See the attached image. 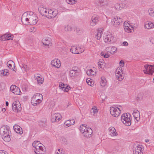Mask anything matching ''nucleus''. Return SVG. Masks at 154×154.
Returning <instances> with one entry per match:
<instances>
[{
  "instance_id": "obj_19",
  "label": "nucleus",
  "mask_w": 154,
  "mask_h": 154,
  "mask_svg": "<svg viewBox=\"0 0 154 154\" xmlns=\"http://www.w3.org/2000/svg\"><path fill=\"white\" fill-rule=\"evenodd\" d=\"M51 39L48 37L44 38L42 39V42L45 45H48L51 42Z\"/></svg>"
},
{
  "instance_id": "obj_22",
  "label": "nucleus",
  "mask_w": 154,
  "mask_h": 154,
  "mask_svg": "<svg viewBox=\"0 0 154 154\" xmlns=\"http://www.w3.org/2000/svg\"><path fill=\"white\" fill-rule=\"evenodd\" d=\"M7 65L11 69H13V68L15 66V63L12 60H9L7 63Z\"/></svg>"
},
{
  "instance_id": "obj_55",
  "label": "nucleus",
  "mask_w": 154,
  "mask_h": 154,
  "mask_svg": "<svg viewBox=\"0 0 154 154\" xmlns=\"http://www.w3.org/2000/svg\"><path fill=\"white\" fill-rule=\"evenodd\" d=\"M68 2H67L69 4H75L77 2V1H75V0H68Z\"/></svg>"
},
{
  "instance_id": "obj_41",
  "label": "nucleus",
  "mask_w": 154,
  "mask_h": 154,
  "mask_svg": "<svg viewBox=\"0 0 154 154\" xmlns=\"http://www.w3.org/2000/svg\"><path fill=\"white\" fill-rule=\"evenodd\" d=\"M86 82L88 84L91 86L93 84L92 81V79H90V78H87L86 80Z\"/></svg>"
},
{
  "instance_id": "obj_45",
  "label": "nucleus",
  "mask_w": 154,
  "mask_h": 154,
  "mask_svg": "<svg viewBox=\"0 0 154 154\" xmlns=\"http://www.w3.org/2000/svg\"><path fill=\"white\" fill-rule=\"evenodd\" d=\"M150 65H145L144 67L145 69V70H144L143 71L144 73L147 74L148 73V71L149 68V66Z\"/></svg>"
},
{
  "instance_id": "obj_21",
  "label": "nucleus",
  "mask_w": 154,
  "mask_h": 154,
  "mask_svg": "<svg viewBox=\"0 0 154 154\" xmlns=\"http://www.w3.org/2000/svg\"><path fill=\"white\" fill-rule=\"evenodd\" d=\"M125 5L124 4L117 3L115 5V7L116 10H122L123 8H124Z\"/></svg>"
},
{
  "instance_id": "obj_49",
  "label": "nucleus",
  "mask_w": 154,
  "mask_h": 154,
  "mask_svg": "<svg viewBox=\"0 0 154 154\" xmlns=\"http://www.w3.org/2000/svg\"><path fill=\"white\" fill-rule=\"evenodd\" d=\"M70 122V120L66 121L64 123V125L66 127H68L69 126L71 125Z\"/></svg>"
},
{
  "instance_id": "obj_47",
  "label": "nucleus",
  "mask_w": 154,
  "mask_h": 154,
  "mask_svg": "<svg viewBox=\"0 0 154 154\" xmlns=\"http://www.w3.org/2000/svg\"><path fill=\"white\" fill-rule=\"evenodd\" d=\"M71 70L73 71V72H75L77 73L79 72V68L77 66H74L72 67Z\"/></svg>"
},
{
  "instance_id": "obj_42",
  "label": "nucleus",
  "mask_w": 154,
  "mask_h": 154,
  "mask_svg": "<svg viewBox=\"0 0 154 154\" xmlns=\"http://www.w3.org/2000/svg\"><path fill=\"white\" fill-rule=\"evenodd\" d=\"M78 73L75 72H73V71L70 70L69 71L70 75L71 77H73L77 75Z\"/></svg>"
},
{
  "instance_id": "obj_3",
  "label": "nucleus",
  "mask_w": 154,
  "mask_h": 154,
  "mask_svg": "<svg viewBox=\"0 0 154 154\" xmlns=\"http://www.w3.org/2000/svg\"><path fill=\"white\" fill-rule=\"evenodd\" d=\"M30 14H33V13L32 12L27 11V17H29V22L25 23V25H28L29 24H35L38 21L37 20L38 18L37 17H35L34 15H31Z\"/></svg>"
},
{
  "instance_id": "obj_50",
  "label": "nucleus",
  "mask_w": 154,
  "mask_h": 154,
  "mask_svg": "<svg viewBox=\"0 0 154 154\" xmlns=\"http://www.w3.org/2000/svg\"><path fill=\"white\" fill-rule=\"evenodd\" d=\"M120 72H122V68L121 67H118L116 71V74H119Z\"/></svg>"
},
{
  "instance_id": "obj_43",
  "label": "nucleus",
  "mask_w": 154,
  "mask_h": 154,
  "mask_svg": "<svg viewBox=\"0 0 154 154\" xmlns=\"http://www.w3.org/2000/svg\"><path fill=\"white\" fill-rule=\"evenodd\" d=\"M84 51V50L83 49H81L79 47H76V54H80L82 53Z\"/></svg>"
},
{
  "instance_id": "obj_23",
  "label": "nucleus",
  "mask_w": 154,
  "mask_h": 154,
  "mask_svg": "<svg viewBox=\"0 0 154 154\" xmlns=\"http://www.w3.org/2000/svg\"><path fill=\"white\" fill-rule=\"evenodd\" d=\"M119 108L118 107H116V106H115V107L116 108V111L114 116L115 117H118L121 112V108L122 109V107L121 106H119Z\"/></svg>"
},
{
  "instance_id": "obj_9",
  "label": "nucleus",
  "mask_w": 154,
  "mask_h": 154,
  "mask_svg": "<svg viewBox=\"0 0 154 154\" xmlns=\"http://www.w3.org/2000/svg\"><path fill=\"white\" fill-rule=\"evenodd\" d=\"M134 154H142V148L140 145L134 146L133 148Z\"/></svg>"
},
{
  "instance_id": "obj_51",
  "label": "nucleus",
  "mask_w": 154,
  "mask_h": 154,
  "mask_svg": "<svg viewBox=\"0 0 154 154\" xmlns=\"http://www.w3.org/2000/svg\"><path fill=\"white\" fill-rule=\"evenodd\" d=\"M15 88H16L17 89H18V87L15 85H12L11 86L10 88L11 91L12 92L14 90Z\"/></svg>"
},
{
  "instance_id": "obj_26",
  "label": "nucleus",
  "mask_w": 154,
  "mask_h": 154,
  "mask_svg": "<svg viewBox=\"0 0 154 154\" xmlns=\"http://www.w3.org/2000/svg\"><path fill=\"white\" fill-rule=\"evenodd\" d=\"M52 15L51 16H48V19H52L54 18L56 16L57 14L58 13V11L57 10H55L52 11Z\"/></svg>"
},
{
  "instance_id": "obj_13",
  "label": "nucleus",
  "mask_w": 154,
  "mask_h": 154,
  "mask_svg": "<svg viewBox=\"0 0 154 154\" xmlns=\"http://www.w3.org/2000/svg\"><path fill=\"white\" fill-rule=\"evenodd\" d=\"M27 12L24 13L22 16L21 18V21L23 24L25 25L26 22H29V17H27Z\"/></svg>"
},
{
  "instance_id": "obj_56",
  "label": "nucleus",
  "mask_w": 154,
  "mask_h": 154,
  "mask_svg": "<svg viewBox=\"0 0 154 154\" xmlns=\"http://www.w3.org/2000/svg\"><path fill=\"white\" fill-rule=\"evenodd\" d=\"M3 72L5 73V76H7L8 75V69H5L4 70Z\"/></svg>"
},
{
  "instance_id": "obj_39",
  "label": "nucleus",
  "mask_w": 154,
  "mask_h": 154,
  "mask_svg": "<svg viewBox=\"0 0 154 154\" xmlns=\"http://www.w3.org/2000/svg\"><path fill=\"white\" fill-rule=\"evenodd\" d=\"M70 51L73 54H76V47L72 46L70 49Z\"/></svg>"
},
{
  "instance_id": "obj_28",
  "label": "nucleus",
  "mask_w": 154,
  "mask_h": 154,
  "mask_svg": "<svg viewBox=\"0 0 154 154\" xmlns=\"http://www.w3.org/2000/svg\"><path fill=\"white\" fill-rule=\"evenodd\" d=\"M97 108L95 106L92 107L90 110L91 114L92 115H94V114L97 113Z\"/></svg>"
},
{
  "instance_id": "obj_32",
  "label": "nucleus",
  "mask_w": 154,
  "mask_h": 154,
  "mask_svg": "<svg viewBox=\"0 0 154 154\" xmlns=\"http://www.w3.org/2000/svg\"><path fill=\"white\" fill-rule=\"evenodd\" d=\"M100 4L101 6H107L108 2L107 0H100Z\"/></svg>"
},
{
  "instance_id": "obj_58",
  "label": "nucleus",
  "mask_w": 154,
  "mask_h": 154,
  "mask_svg": "<svg viewBox=\"0 0 154 154\" xmlns=\"http://www.w3.org/2000/svg\"><path fill=\"white\" fill-rule=\"evenodd\" d=\"M52 11H53L51 10H50L49 11L48 10L47 14V15L51 16V15H52L53 13Z\"/></svg>"
},
{
  "instance_id": "obj_35",
  "label": "nucleus",
  "mask_w": 154,
  "mask_h": 154,
  "mask_svg": "<svg viewBox=\"0 0 154 154\" xmlns=\"http://www.w3.org/2000/svg\"><path fill=\"white\" fill-rule=\"evenodd\" d=\"M84 125H85V124H84V125L83 124V125H81L80 126V129H79L80 132L82 133V134H83V133H84L85 132V131H84L85 129H87V128H87L86 126H85Z\"/></svg>"
},
{
  "instance_id": "obj_59",
  "label": "nucleus",
  "mask_w": 154,
  "mask_h": 154,
  "mask_svg": "<svg viewBox=\"0 0 154 154\" xmlns=\"http://www.w3.org/2000/svg\"><path fill=\"white\" fill-rule=\"evenodd\" d=\"M69 88H70V87L69 86H66L65 88L63 89V91L65 92H67L69 90Z\"/></svg>"
},
{
  "instance_id": "obj_31",
  "label": "nucleus",
  "mask_w": 154,
  "mask_h": 154,
  "mask_svg": "<svg viewBox=\"0 0 154 154\" xmlns=\"http://www.w3.org/2000/svg\"><path fill=\"white\" fill-rule=\"evenodd\" d=\"M122 74V72H120L119 74H116V77L118 79L119 81H121L123 78Z\"/></svg>"
},
{
  "instance_id": "obj_16",
  "label": "nucleus",
  "mask_w": 154,
  "mask_h": 154,
  "mask_svg": "<svg viewBox=\"0 0 154 154\" xmlns=\"http://www.w3.org/2000/svg\"><path fill=\"white\" fill-rule=\"evenodd\" d=\"M86 132L83 133V135L87 138L90 137L91 136L92 133V130L91 128H88L85 131Z\"/></svg>"
},
{
  "instance_id": "obj_60",
  "label": "nucleus",
  "mask_w": 154,
  "mask_h": 154,
  "mask_svg": "<svg viewBox=\"0 0 154 154\" xmlns=\"http://www.w3.org/2000/svg\"><path fill=\"white\" fill-rule=\"evenodd\" d=\"M0 39L2 41L6 40V38H5V34L0 37Z\"/></svg>"
},
{
  "instance_id": "obj_44",
  "label": "nucleus",
  "mask_w": 154,
  "mask_h": 154,
  "mask_svg": "<svg viewBox=\"0 0 154 154\" xmlns=\"http://www.w3.org/2000/svg\"><path fill=\"white\" fill-rule=\"evenodd\" d=\"M72 29V27L71 26H67L64 27V30L67 31H70Z\"/></svg>"
},
{
  "instance_id": "obj_20",
  "label": "nucleus",
  "mask_w": 154,
  "mask_h": 154,
  "mask_svg": "<svg viewBox=\"0 0 154 154\" xmlns=\"http://www.w3.org/2000/svg\"><path fill=\"white\" fill-rule=\"evenodd\" d=\"M109 134L112 136H116L118 134L116 132V130L113 127H111L109 128Z\"/></svg>"
},
{
  "instance_id": "obj_7",
  "label": "nucleus",
  "mask_w": 154,
  "mask_h": 154,
  "mask_svg": "<svg viewBox=\"0 0 154 154\" xmlns=\"http://www.w3.org/2000/svg\"><path fill=\"white\" fill-rule=\"evenodd\" d=\"M62 118V116L59 113H55L51 114V121L52 122H54L58 121Z\"/></svg>"
},
{
  "instance_id": "obj_52",
  "label": "nucleus",
  "mask_w": 154,
  "mask_h": 154,
  "mask_svg": "<svg viewBox=\"0 0 154 154\" xmlns=\"http://www.w3.org/2000/svg\"><path fill=\"white\" fill-rule=\"evenodd\" d=\"M66 85L64 84L61 83V84H60L59 85V87L60 88L62 89V90H63V89L65 88Z\"/></svg>"
},
{
  "instance_id": "obj_57",
  "label": "nucleus",
  "mask_w": 154,
  "mask_h": 154,
  "mask_svg": "<svg viewBox=\"0 0 154 154\" xmlns=\"http://www.w3.org/2000/svg\"><path fill=\"white\" fill-rule=\"evenodd\" d=\"M40 123L41 125L43 127H45L46 125L45 121H41Z\"/></svg>"
},
{
  "instance_id": "obj_14",
  "label": "nucleus",
  "mask_w": 154,
  "mask_h": 154,
  "mask_svg": "<svg viewBox=\"0 0 154 154\" xmlns=\"http://www.w3.org/2000/svg\"><path fill=\"white\" fill-rule=\"evenodd\" d=\"M133 116L137 122L140 120V112L137 110H134L133 113Z\"/></svg>"
},
{
  "instance_id": "obj_12",
  "label": "nucleus",
  "mask_w": 154,
  "mask_h": 154,
  "mask_svg": "<svg viewBox=\"0 0 154 154\" xmlns=\"http://www.w3.org/2000/svg\"><path fill=\"white\" fill-rule=\"evenodd\" d=\"M51 64L53 66L57 68H59L61 66V63L58 59H54L51 61Z\"/></svg>"
},
{
  "instance_id": "obj_17",
  "label": "nucleus",
  "mask_w": 154,
  "mask_h": 154,
  "mask_svg": "<svg viewBox=\"0 0 154 154\" xmlns=\"http://www.w3.org/2000/svg\"><path fill=\"white\" fill-rule=\"evenodd\" d=\"M144 27L145 28L147 29H150L154 27V25L151 21H147L146 22Z\"/></svg>"
},
{
  "instance_id": "obj_53",
  "label": "nucleus",
  "mask_w": 154,
  "mask_h": 154,
  "mask_svg": "<svg viewBox=\"0 0 154 154\" xmlns=\"http://www.w3.org/2000/svg\"><path fill=\"white\" fill-rule=\"evenodd\" d=\"M148 12L151 16H154V11L150 9L149 10Z\"/></svg>"
},
{
  "instance_id": "obj_10",
  "label": "nucleus",
  "mask_w": 154,
  "mask_h": 154,
  "mask_svg": "<svg viewBox=\"0 0 154 154\" xmlns=\"http://www.w3.org/2000/svg\"><path fill=\"white\" fill-rule=\"evenodd\" d=\"M98 22V17L97 15H94L91 18V21L90 22L91 25L95 26Z\"/></svg>"
},
{
  "instance_id": "obj_2",
  "label": "nucleus",
  "mask_w": 154,
  "mask_h": 154,
  "mask_svg": "<svg viewBox=\"0 0 154 154\" xmlns=\"http://www.w3.org/2000/svg\"><path fill=\"white\" fill-rule=\"evenodd\" d=\"M131 116L129 113H125L122 115L121 119L123 123L125 125L129 126L131 125Z\"/></svg>"
},
{
  "instance_id": "obj_29",
  "label": "nucleus",
  "mask_w": 154,
  "mask_h": 154,
  "mask_svg": "<svg viewBox=\"0 0 154 154\" xmlns=\"http://www.w3.org/2000/svg\"><path fill=\"white\" fill-rule=\"evenodd\" d=\"M106 84V78L104 77H101V80L100 82L101 85L103 87H104Z\"/></svg>"
},
{
  "instance_id": "obj_64",
  "label": "nucleus",
  "mask_w": 154,
  "mask_h": 154,
  "mask_svg": "<svg viewBox=\"0 0 154 154\" xmlns=\"http://www.w3.org/2000/svg\"><path fill=\"white\" fill-rule=\"evenodd\" d=\"M0 154H8V153L3 150H0Z\"/></svg>"
},
{
  "instance_id": "obj_6",
  "label": "nucleus",
  "mask_w": 154,
  "mask_h": 154,
  "mask_svg": "<svg viewBox=\"0 0 154 154\" xmlns=\"http://www.w3.org/2000/svg\"><path fill=\"white\" fill-rule=\"evenodd\" d=\"M104 40L106 43L109 44H111L115 42L114 37L112 34L106 35L104 37Z\"/></svg>"
},
{
  "instance_id": "obj_30",
  "label": "nucleus",
  "mask_w": 154,
  "mask_h": 154,
  "mask_svg": "<svg viewBox=\"0 0 154 154\" xmlns=\"http://www.w3.org/2000/svg\"><path fill=\"white\" fill-rule=\"evenodd\" d=\"M33 97H35V98L36 97H37L38 98L37 99H38V100L40 99V100H41V102H42V100L43 99V97L42 95L39 93H36L34 94L33 96Z\"/></svg>"
},
{
  "instance_id": "obj_37",
  "label": "nucleus",
  "mask_w": 154,
  "mask_h": 154,
  "mask_svg": "<svg viewBox=\"0 0 154 154\" xmlns=\"http://www.w3.org/2000/svg\"><path fill=\"white\" fill-rule=\"evenodd\" d=\"M109 53L107 52L106 53H105L103 52L102 51L101 52L100 55L101 56H103L105 58H108L110 56Z\"/></svg>"
},
{
  "instance_id": "obj_4",
  "label": "nucleus",
  "mask_w": 154,
  "mask_h": 154,
  "mask_svg": "<svg viewBox=\"0 0 154 154\" xmlns=\"http://www.w3.org/2000/svg\"><path fill=\"white\" fill-rule=\"evenodd\" d=\"M12 107L13 110L15 112H20L21 110V105L18 101H14L12 104Z\"/></svg>"
},
{
  "instance_id": "obj_54",
  "label": "nucleus",
  "mask_w": 154,
  "mask_h": 154,
  "mask_svg": "<svg viewBox=\"0 0 154 154\" xmlns=\"http://www.w3.org/2000/svg\"><path fill=\"white\" fill-rule=\"evenodd\" d=\"M20 67L21 68L24 69L25 71H27V65H25L22 64L21 66H20Z\"/></svg>"
},
{
  "instance_id": "obj_38",
  "label": "nucleus",
  "mask_w": 154,
  "mask_h": 154,
  "mask_svg": "<svg viewBox=\"0 0 154 154\" xmlns=\"http://www.w3.org/2000/svg\"><path fill=\"white\" fill-rule=\"evenodd\" d=\"M102 34V32L100 30H98L97 34L96 35L97 39L99 40L100 39L101 37V35Z\"/></svg>"
},
{
  "instance_id": "obj_15",
  "label": "nucleus",
  "mask_w": 154,
  "mask_h": 154,
  "mask_svg": "<svg viewBox=\"0 0 154 154\" xmlns=\"http://www.w3.org/2000/svg\"><path fill=\"white\" fill-rule=\"evenodd\" d=\"M13 128L15 131L17 133L22 134H23L22 128L18 125H15L13 126Z\"/></svg>"
},
{
  "instance_id": "obj_61",
  "label": "nucleus",
  "mask_w": 154,
  "mask_h": 154,
  "mask_svg": "<svg viewBox=\"0 0 154 154\" xmlns=\"http://www.w3.org/2000/svg\"><path fill=\"white\" fill-rule=\"evenodd\" d=\"M140 95H139L138 96H137L136 97V99L137 100H141L143 98L142 96H140Z\"/></svg>"
},
{
  "instance_id": "obj_27",
  "label": "nucleus",
  "mask_w": 154,
  "mask_h": 154,
  "mask_svg": "<svg viewBox=\"0 0 154 154\" xmlns=\"http://www.w3.org/2000/svg\"><path fill=\"white\" fill-rule=\"evenodd\" d=\"M154 72V65H150L149 68L148 69V74L151 75H152Z\"/></svg>"
},
{
  "instance_id": "obj_11",
  "label": "nucleus",
  "mask_w": 154,
  "mask_h": 154,
  "mask_svg": "<svg viewBox=\"0 0 154 154\" xmlns=\"http://www.w3.org/2000/svg\"><path fill=\"white\" fill-rule=\"evenodd\" d=\"M37 98H38L37 97L35 98L33 96L32 98L31 104L34 106H37L42 102L40 99L38 100V99H37Z\"/></svg>"
},
{
  "instance_id": "obj_63",
  "label": "nucleus",
  "mask_w": 154,
  "mask_h": 154,
  "mask_svg": "<svg viewBox=\"0 0 154 154\" xmlns=\"http://www.w3.org/2000/svg\"><path fill=\"white\" fill-rule=\"evenodd\" d=\"M70 124H71V125H73L74 124L75 121L74 119L70 120Z\"/></svg>"
},
{
  "instance_id": "obj_8",
  "label": "nucleus",
  "mask_w": 154,
  "mask_h": 154,
  "mask_svg": "<svg viewBox=\"0 0 154 154\" xmlns=\"http://www.w3.org/2000/svg\"><path fill=\"white\" fill-rule=\"evenodd\" d=\"M39 13L43 16L48 18V15H47L48 10L44 5H41L38 8Z\"/></svg>"
},
{
  "instance_id": "obj_5",
  "label": "nucleus",
  "mask_w": 154,
  "mask_h": 154,
  "mask_svg": "<svg viewBox=\"0 0 154 154\" xmlns=\"http://www.w3.org/2000/svg\"><path fill=\"white\" fill-rule=\"evenodd\" d=\"M112 23H114L113 24L114 26L118 29L121 23H122V19L120 17H115L112 20Z\"/></svg>"
},
{
  "instance_id": "obj_34",
  "label": "nucleus",
  "mask_w": 154,
  "mask_h": 154,
  "mask_svg": "<svg viewBox=\"0 0 154 154\" xmlns=\"http://www.w3.org/2000/svg\"><path fill=\"white\" fill-rule=\"evenodd\" d=\"M116 111V107H111L110 109V113L111 115L113 116L114 117L115 114V112Z\"/></svg>"
},
{
  "instance_id": "obj_25",
  "label": "nucleus",
  "mask_w": 154,
  "mask_h": 154,
  "mask_svg": "<svg viewBox=\"0 0 154 154\" xmlns=\"http://www.w3.org/2000/svg\"><path fill=\"white\" fill-rule=\"evenodd\" d=\"M130 26H125L124 29L125 30L126 32L129 33L132 32V30H134V28L132 26H131V28L132 29H131L130 28Z\"/></svg>"
},
{
  "instance_id": "obj_1",
  "label": "nucleus",
  "mask_w": 154,
  "mask_h": 154,
  "mask_svg": "<svg viewBox=\"0 0 154 154\" xmlns=\"http://www.w3.org/2000/svg\"><path fill=\"white\" fill-rule=\"evenodd\" d=\"M0 134L4 141L8 142L10 141V134H11L10 128L8 126L4 125L0 129Z\"/></svg>"
},
{
  "instance_id": "obj_33",
  "label": "nucleus",
  "mask_w": 154,
  "mask_h": 154,
  "mask_svg": "<svg viewBox=\"0 0 154 154\" xmlns=\"http://www.w3.org/2000/svg\"><path fill=\"white\" fill-rule=\"evenodd\" d=\"M5 38L6 40H12L14 37V35H12L11 34H5Z\"/></svg>"
},
{
  "instance_id": "obj_18",
  "label": "nucleus",
  "mask_w": 154,
  "mask_h": 154,
  "mask_svg": "<svg viewBox=\"0 0 154 154\" xmlns=\"http://www.w3.org/2000/svg\"><path fill=\"white\" fill-rule=\"evenodd\" d=\"M106 50L107 52L112 54L116 51L117 48L115 47H107Z\"/></svg>"
},
{
  "instance_id": "obj_36",
  "label": "nucleus",
  "mask_w": 154,
  "mask_h": 154,
  "mask_svg": "<svg viewBox=\"0 0 154 154\" xmlns=\"http://www.w3.org/2000/svg\"><path fill=\"white\" fill-rule=\"evenodd\" d=\"M41 143L39 141H35L34 142L32 143V146L35 148L36 149V147L39 146V145Z\"/></svg>"
},
{
  "instance_id": "obj_40",
  "label": "nucleus",
  "mask_w": 154,
  "mask_h": 154,
  "mask_svg": "<svg viewBox=\"0 0 154 154\" xmlns=\"http://www.w3.org/2000/svg\"><path fill=\"white\" fill-rule=\"evenodd\" d=\"M14 94L16 95H19L20 93V89L18 88V89H17L16 88H15L14 90L12 92Z\"/></svg>"
},
{
  "instance_id": "obj_24",
  "label": "nucleus",
  "mask_w": 154,
  "mask_h": 154,
  "mask_svg": "<svg viewBox=\"0 0 154 154\" xmlns=\"http://www.w3.org/2000/svg\"><path fill=\"white\" fill-rule=\"evenodd\" d=\"M86 73L88 75L94 76L96 75V71H93L91 69L87 70Z\"/></svg>"
},
{
  "instance_id": "obj_48",
  "label": "nucleus",
  "mask_w": 154,
  "mask_h": 154,
  "mask_svg": "<svg viewBox=\"0 0 154 154\" xmlns=\"http://www.w3.org/2000/svg\"><path fill=\"white\" fill-rule=\"evenodd\" d=\"M44 79L41 78L40 77H39L38 78H37V80L38 83L42 84L43 83Z\"/></svg>"
},
{
  "instance_id": "obj_62",
  "label": "nucleus",
  "mask_w": 154,
  "mask_h": 154,
  "mask_svg": "<svg viewBox=\"0 0 154 154\" xmlns=\"http://www.w3.org/2000/svg\"><path fill=\"white\" fill-rule=\"evenodd\" d=\"M119 64L121 66L123 67L124 65V63L122 60L120 61Z\"/></svg>"
},
{
  "instance_id": "obj_46",
  "label": "nucleus",
  "mask_w": 154,
  "mask_h": 154,
  "mask_svg": "<svg viewBox=\"0 0 154 154\" xmlns=\"http://www.w3.org/2000/svg\"><path fill=\"white\" fill-rule=\"evenodd\" d=\"M44 149L43 148V147L41 146H37V148L36 147V149L35 150H34L35 151H39L40 152V151H41V152H44Z\"/></svg>"
}]
</instances>
